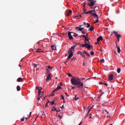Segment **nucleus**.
Listing matches in <instances>:
<instances>
[{"label": "nucleus", "mask_w": 125, "mask_h": 125, "mask_svg": "<svg viewBox=\"0 0 125 125\" xmlns=\"http://www.w3.org/2000/svg\"><path fill=\"white\" fill-rule=\"evenodd\" d=\"M71 82L73 85H76L77 88L80 89L83 88V83L81 82V79L76 77H72L71 79Z\"/></svg>", "instance_id": "1"}, {"label": "nucleus", "mask_w": 125, "mask_h": 125, "mask_svg": "<svg viewBox=\"0 0 125 125\" xmlns=\"http://www.w3.org/2000/svg\"><path fill=\"white\" fill-rule=\"evenodd\" d=\"M77 46L76 45H74L72 46H71V48H69L68 50V53L69 56H68V59L67 60H70L71 58H72V57L73 56V51H75V50H74V48Z\"/></svg>", "instance_id": "2"}, {"label": "nucleus", "mask_w": 125, "mask_h": 125, "mask_svg": "<svg viewBox=\"0 0 125 125\" xmlns=\"http://www.w3.org/2000/svg\"><path fill=\"white\" fill-rule=\"evenodd\" d=\"M84 14H91L93 17H98V15L96 14L95 10H92L88 12H84Z\"/></svg>", "instance_id": "3"}, {"label": "nucleus", "mask_w": 125, "mask_h": 125, "mask_svg": "<svg viewBox=\"0 0 125 125\" xmlns=\"http://www.w3.org/2000/svg\"><path fill=\"white\" fill-rule=\"evenodd\" d=\"M87 3L88 6H94L96 3V0H87Z\"/></svg>", "instance_id": "4"}, {"label": "nucleus", "mask_w": 125, "mask_h": 125, "mask_svg": "<svg viewBox=\"0 0 125 125\" xmlns=\"http://www.w3.org/2000/svg\"><path fill=\"white\" fill-rule=\"evenodd\" d=\"M57 112V116L60 119H62V117H63V113H60L59 112H60V110H56Z\"/></svg>", "instance_id": "5"}, {"label": "nucleus", "mask_w": 125, "mask_h": 125, "mask_svg": "<svg viewBox=\"0 0 125 125\" xmlns=\"http://www.w3.org/2000/svg\"><path fill=\"white\" fill-rule=\"evenodd\" d=\"M47 78L46 79V81L48 82V81H50L52 78V74L51 73H49L47 74Z\"/></svg>", "instance_id": "6"}, {"label": "nucleus", "mask_w": 125, "mask_h": 125, "mask_svg": "<svg viewBox=\"0 0 125 125\" xmlns=\"http://www.w3.org/2000/svg\"><path fill=\"white\" fill-rule=\"evenodd\" d=\"M71 34H74V32H69L68 33V36L69 37V40H74V38H73V36H72Z\"/></svg>", "instance_id": "7"}, {"label": "nucleus", "mask_w": 125, "mask_h": 125, "mask_svg": "<svg viewBox=\"0 0 125 125\" xmlns=\"http://www.w3.org/2000/svg\"><path fill=\"white\" fill-rule=\"evenodd\" d=\"M86 43V48H87L88 49H91V47H93L92 46L90 45L89 44V43H87L86 42H85Z\"/></svg>", "instance_id": "8"}, {"label": "nucleus", "mask_w": 125, "mask_h": 125, "mask_svg": "<svg viewBox=\"0 0 125 125\" xmlns=\"http://www.w3.org/2000/svg\"><path fill=\"white\" fill-rule=\"evenodd\" d=\"M116 48H117V51L118 52V53H120V52H121V48H120V47L118 45V44L117 43V42H116Z\"/></svg>", "instance_id": "9"}, {"label": "nucleus", "mask_w": 125, "mask_h": 125, "mask_svg": "<svg viewBox=\"0 0 125 125\" xmlns=\"http://www.w3.org/2000/svg\"><path fill=\"white\" fill-rule=\"evenodd\" d=\"M82 37H83V38H84V39H85L84 40L85 43V42H88V43H89V41H88L87 37H86L85 35H82Z\"/></svg>", "instance_id": "10"}, {"label": "nucleus", "mask_w": 125, "mask_h": 125, "mask_svg": "<svg viewBox=\"0 0 125 125\" xmlns=\"http://www.w3.org/2000/svg\"><path fill=\"white\" fill-rule=\"evenodd\" d=\"M113 34L115 35L116 37H117L118 39H120V38L121 37V35L118 34V33H117L116 31H114Z\"/></svg>", "instance_id": "11"}, {"label": "nucleus", "mask_w": 125, "mask_h": 125, "mask_svg": "<svg viewBox=\"0 0 125 125\" xmlns=\"http://www.w3.org/2000/svg\"><path fill=\"white\" fill-rule=\"evenodd\" d=\"M109 81H113V79H114V75L113 74H110L108 77Z\"/></svg>", "instance_id": "12"}, {"label": "nucleus", "mask_w": 125, "mask_h": 125, "mask_svg": "<svg viewBox=\"0 0 125 125\" xmlns=\"http://www.w3.org/2000/svg\"><path fill=\"white\" fill-rule=\"evenodd\" d=\"M103 37L102 36H100L99 38H97V42H99L101 41H103Z\"/></svg>", "instance_id": "13"}, {"label": "nucleus", "mask_w": 125, "mask_h": 125, "mask_svg": "<svg viewBox=\"0 0 125 125\" xmlns=\"http://www.w3.org/2000/svg\"><path fill=\"white\" fill-rule=\"evenodd\" d=\"M103 94H104V93H103V92H102V93L100 94V95L98 96V99H97V101H99V100H100V98H101V96H102V95H103Z\"/></svg>", "instance_id": "14"}, {"label": "nucleus", "mask_w": 125, "mask_h": 125, "mask_svg": "<svg viewBox=\"0 0 125 125\" xmlns=\"http://www.w3.org/2000/svg\"><path fill=\"white\" fill-rule=\"evenodd\" d=\"M83 53H84V54H85V55H86L87 57H90V55L88 54V53L86 52L85 51H83Z\"/></svg>", "instance_id": "15"}, {"label": "nucleus", "mask_w": 125, "mask_h": 125, "mask_svg": "<svg viewBox=\"0 0 125 125\" xmlns=\"http://www.w3.org/2000/svg\"><path fill=\"white\" fill-rule=\"evenodd\" d=\"M22 81L23 79L21 77H20L17 79V82H18V83H20V82H22Z\"/></svg>", "instance_id": "16"}, {"label": "nucleus", "mask_w": 125, "mask_h": 125, "mask_svg": "<svg viewBox=\"0 0 125 125\" xmlns=\"http://www.w3.org/2000/svg\"><path fill=\"white\" fill-rule=\"evenodd\" d=\"M58 89H61V86H58L57 87V89H55L54 90V92H55V91L58 90Z\"/></svg>", "instance_id": "17"}, {"label": "nucleus", "mask_w": 125, "mask_h": 125, "mask_svg": "<svg viewBox=\"0 0 125 125\" xmlns=\"http://www.w3.org/2000/svg\"><path fill=\"white\" fill-rule=\"evenodd\" d=\"M51 48L53 50H56V46L55 45H52Z\"/></svg>", "instance_id": "18"}, {"label": "nucleus", "mask_w": 125, "mask_h": 125, "mask_svg": "<svg viewBox=\"0 0 125 125\" xmlns=\"http://www.w3.org/2000/svg\"><path fill=\"white\" fill-rule=\"evenodd\" d=\"M35 52H43V51H42L41 49H37L36 51Z\"/></svg>", "instance_id": "19"}, {"label": "nucleus", "mask_w": 125, "mask_h": 125, "mask_svg": "<svg viewBox=\"0 0 125 125\" xmlns=\"http://www.w3.org/2000/svg\"><path fill=\"white\" fill-rule=\"evenodd\" d=\"M83 30H84V28L81 27V28H79L78 29V31H80V32H83Z\"/></svg>", "instance_id": "20"}, {"label": "nucleus", "mask_w": 125, "mask_h": 125, "mask_svg": "<svg viewBox=\"0 0 125 125\" xmlns=\"http://www.w3.org/2000/svg\"><path fill=\"white\" fill-rule=\"evenodd\" d=\"M21 89V88L20 87V86L18 85L17 86V90H18V91H20Z\"/></svg>", "instance_id": "21"}, {"label": "nucleus", "mask_w": 125, "mask_h": 125, "mask_svg": "<svg viewBox=\"0 0 125 125\" xmlns=\"http://www.w3.org/2000/svg\"><path fill=\"white\" fill-rule=\"evenodd\" d=\"M42 94V91H41V89H38V95L39 96H41V94Z\"/></svg>", "instance_id": "22"}, {"label": "nucleus", "mask_w": 125, "mask_h": 125, "mask_svg": "<svg viewBox=\"0 0 125 125\" xmlns=\"http://www.w3.org/2000/svg\"><path fill=\"white\" fill-rule=\"evenodd\" d=\"M117 72L118 73V74H120V73H121V68H118L117 70Z\"/></svg>", "instance_id": "23"}, {"label": "nucleus", "mask_w": 125, "mask_h": 125, "mask_svg": "<svg viewBox=\"0 0 125 125\" xmlns=\"http://www.w3.org/2000/svg\"><path fill=\"white\" fill-rule=\"evenodd\" d=\"M93 30H94V27H91L90 28L89 31H91V32H92V31H93Z\"/></svg>", "instance_id": "24"}, {"label": "nucleus", "mask_w": 125, "mask_h": 125, "mask_svg": "<svg viewBox=\"0 0 125 125\" xmlns=\"http://www.w3.org/2000/svg\"><path fill=\"white\" fill-rule=\"evenodd\" d=\"M74 100L77 101L79 99V98H77V95H75V97L73 98Z\"/></svg>", "instance_id": "25"}, {"label": "nucleus", "mask_w": 125, "mask_h": 125, "mask_svg": "<svg viewBox=\"0 0 125 125\" xmlns=\"http://www.w3.org/2000/svg\"><path fill=\"white\" fill-rule=\"evenodd\" d=\"M75 17H77L78 19H80L82 17V15H78V16H76Z\"/></svg>", "instance_id": "26"}, {"label": "nucleus", "mask_w": 125, "mask_h": 125, "mask_svg": "<svg viewBox=\"0 0 125 125\" xmlns=\"http://www.w3.org/2000/svg\"><path fill=\"white\" fill-rule=\"evenodd\" d=\"M82 47H86V43L81 44Z\"/></svg>", "instance_id": "27"}, {"label": "nucleus", "mask_w": 125, "mask_h": 125, "mask_svg": "<svg viewBox=\"0 0 125 125\" xmlns=\"http://www.w3.org/2000/svg\"><path fill=\"white\" fill-rule=\"evenodd\" d=\"M104 114H105V115H107V114H108V112L107 111V110H104Z\"/></svg>", "instance_id": "28"}, {"label": "nucleus", "mask_w": 125, "mask_h": 125, "mask_svg": "<svg viewBox=\"0 0 125 125\" xmlns=\"http://www.w3.org/2000/svg\"><path fill=\"white\" fill-rule=\"evenodd\" d=\"M46 74H50V72H49V70H48V68L46 69Z\"/></svg>", "instance_id": "29"}, {"label": "nucleus", "mask_w": 125, "mask_h": 125, "mask_svg": "<svg viewBox=\"0 0 125 125\" xmlns=\"http://www.w3.org/2000/svg\"><path fill=\"white\" fill-rule=\"evenodd\" d=\"M77 54H80V55H83V52H81V51H78Z\"/></svg>", "instance_id": "30"}, {"label": "nucleus", "mask_w": 125, "mask_h": 125, "mask_svg": "<svg viewBox=\"0 0 125 125\" xmlns=\"http://www.w3.org/2000/svg\"><path fill=\"white\" fill-rule=\"evenodd\" d=\"M99 21V20H98V17H97V20H95V21L94 22V23H97L98 22V21Z\"/></svg>", "instance_id": "31"}, {"label": "nucleus", "mask_w": 125, "mask_h": 125, "mask_svg": "<svg viewBox=\"0 0 125 125\" xmlns=\"http://www.w3.org/2000/svg\"><path fill=\"white\" fill-rule=\"evenodd\" d=\"M36 89H40V90H42V88L40 87H37Z\"/></svg>", "instance_id": "32"}, {"label": "nucleus", "mask_w": 125, "mask_h": 125, "mask_svg": "<svg viewBox=\"0 0 125 125\" xmlns=\"http://www.w3.org/2000/svg\"><path fill=\"white\" fill-rule=\"evenodd\" d=\"M90 27V24L89 23H87V28H89Z\"/></svg>", "instance_id": "33"}, {"label": "nucleus", "mask_w": 125, "mask_h": 125, "mask_svg": "<svg viewBox=\"0 0 125 125\" xmlns=\"http://www.w3.org/2000/svg\"><path fill=\"white\" fill-rule=\"evenodd\" d=\"M90 54H91V55H92V56L94 55V52L91 51L90 52Z\"/></svg>", "instance_id": "34"}, {"label": "nucleus", "mask_w": 125, "mask_h": 125, "mask_svg": "<svg viewBox=\"0 0 125 125\" xmlns=\"http://www.w3.org/2000/svg\"><path fill=\"white\" fill-rule=\"evenodd\" d=\"M101 62H102V63H104V62H105V60H104V59L103 60H100Z\"/></svg>", "instance_id": "35"}, {"label": "nucleus", "mask_w": 125, "mask_h": 125, "mask_svg": "<svg viewBox=\"0 0 125 125\" xmlns=\"http://www.w3.org/2000/svg\"><path fill=\"white\" fill-rule=\"evenodd\" d=\"M21 122H24V121H25V118H22L21 119Z\"/></svg>", "instance_id": "36"}, {"label": "nucleus", "mask_w": 125, "mask_h": 125, "mask_svg": "<svg viewBox=\"0 0 125 125\" xmlns=\"http://www.w3.org/2000/svg\"><path fill=\"white\" fill-rule=\"evenodd\" d=\"M78 34L77 33H74V35H73V37H78Z\"/></svg>", "instance_id": "37"}, {"label": "nucleus", "mask_w": 125, "mask_h": 125, "mask_svg": "<svg viewBox=\"0 0 125 125\" xmlns=\"http://www.w3.org/2000/svg\"><path fill=\"white\" fill-rule=\"evenodd\" d=\"M47 106H48V103H46L45 104V107H47Z\"/></svg>", "instance_id": "38"}, {"label": "nucleus", "mask_w": 125, "mask_h": 125, "mask_svg": "<svg viewBox=\"0 0 125 125\" xmlns=\"http://www.w3.org/2000/svg\"><path fill=\"white\" fill-rule=\"evenodd\" d=\"M81 56H82V57H83V58H85V55H83V54H82Z\"/></svg>", "instance_id": "39"}, {"label": "nucleus", "mask_w": 125, "mask_h": 125, "mask_svg": "<svg viewBox=\"0 0 125 125\" xmlns=\"http://www.w3.org/2000/svg\"><path fill=\"white\" fill-rule=\"evenodd\" d=\"M51 105H54V100L51 102Z\"/></svg>", "instance_id": "40"}, {"label": "nucleus", "mask_w": 125, "mask_h": 125, "mask_svg": "<svg viewBox=\"0 0 125 125\" xmlns=\"http://www.w3.org/2000/svg\"><path fill=\"white\" fill-rule=\"evenodd\" d=\"M54 91H53V92L51 93V96H54Z\"/></svg>", "instance_id": "41"}, {"label": "nucleus", "mask_w": 125, "mask_h": 125, "mask_svg": "<svg viewBox=\"0 0 125 125\" xmlns=\"http://www.w3.org/2000/svg\"><path fill=\"white\" fill-rule=\"evenodd\" d=\"M67 76H68V77H72V76L71 75V74H70V73H68Z\"/></svg>", "instance_id": "42"}, {"label": "nucleus", "mask_w": 125, "mask_h": 125, "mask_svg": "<svg viewBox=\"0 0 125 125\" xmlns=\"http://www.w3.org/2000/svg\"><path fill=\"white\" fill-rule=\"evenodd\" d=\"M47 68H48V70H50L51 67H50V66H47Z\"/></svg>", "instance_id": "43"}, {"label": "nucleus", "mask_w": 125, "mask_h": 125, "mask_svg": "<svg viewBox=\"0 0 125 125\" xmlns=\"http://www.w3.org/2000/svg\"><path fill=\"white\" fill-rule=\"evenodd\" d=\"M68 13H69V14H70V13H72V10H68Z\"/></svg>", "instance_id": "44"}, {"label": "nucleus", "mask_w": 125, "mask_h": 125, "mask_svg": "<svg viewBox=\"0 0 125 125\" xmlns=\"http://www.w3.org/2000/svg\"><path fill=\"white\" fill-rule=\"evenodd\" d=\"M41 97H42L41 96H38V100H41Z\"/></svg>", "instance_id": "45"}, {"label": "nucleus", "mask_w": 125, "mask_h": 125, "mask_svg": "<svg viewBox=\"0 0 125 125\" xmlns=\"http://www.w3.org/2000/svg\"><path fill=\"white\" fill-rule=\"evenodd\" d=\"M62 99H63V100H64V99H65L63 95H62Z\"/></svg>", "instance_id": "46"}, {"label": "nucleus", "mask_w": 125, "mask_h": 125, "mask_svg": "<svg viewBox=\"0 0 125 125\" xmlns=\"http://www.w3.org/2000/svg\"><path fill=\"white\" fill-rule=\"evenodd\" d=\"M104 84L105 85H106V86H108V84L106 83H104Z\"/></svg>", "instance_id": "47"}, {"label": "nucleus", "mask_w": 125, "mask_h": 125, "mask_svg": "<svg viewBox=\"0 0 125 125\" xmlns=\"http://www.w3.org/2000/svg\"><path fill=\"white\" fill-rule=\"evenodd\" d=\"M46 103H48H48H50V101H49V100H47Z\"/></svg>", "instance_id": "48"}, {"label": "nucleus", "mask_w": 125, "mask_h": 125, "mask_svg": "<svg viewBox=\"0 0 125 125\" xmlns=\"http://www.w3.org/2000/svg\"><path fill=\"white\" fill-rule=\"evenodd\" d=\"M66 15L67 16H70V13H67Z\"/></svg>", "instance_id": "49"}, {"label": "nucleus", "mask_w": 125, "mask_h": 125, "mask_svg": "<svg viewBox=\"0 0 125 125\" xmlns=\"http://www.w3.org/2000/svg\"><path fill=\"white\" fill-rule=\"evenodd\" d=\"M99 84H104V83H103V82H101L99 83Z\"/></svg>", "instance_id": "50"}, {"label": "nucleus", "mask_w": 125, "mask_h": 125, "mask_svg": "<svg viewBox=\"0 0 125 125\" xmlns=\"http://www.w3.org/2000/svg\"><path fill=\"white\" fill-rule=\"evenodd\" d=\"M83 25L86 26V23L85 22H83Z\"/></svg>", "instance_id": "51"}, {"label": "nucleus", "mask_w": 125, "mask_h": 125, "mask_svg": "<svg viewBox=\"0 0 125 125\" xmlns=\"http://www.w3.org/2000/svg\"><path fill=\"white\" fill-rule=\"evenodd\" d=\"M37 64H34V67H35V68H37Z\"/></svg>", "instance_id": "52"}, {"label": "nucleus", "mask_w": 125, "mask_h": 125, "mask_svg": "<svg viewBox=\"0 0 125 125\" xmlns=\"http://www.w3.org/2000/svg\"><path fill=\"white\" fill-rule=\"evenodd\" d=\"M68 60L66 61H65V62H64V64H67V62H68Z\"/></svg>", "instance_id": "53"}, {"label": "nucleus", "mask_w": 125, "mask_h": 125, "mask_svg": "<svg viewBox=\"0 0 125 125\" xmlns=\"http://www.w3.org/2000/svg\"><path fill=\"white\" fill-rule=\"evenodd\" d=\"M84 4V6H85V5H86V4H87V3H83Z\"/></svg>", "instance_id": "54"}, {"label": "nucleus", "mask_w": 125, "mask_h": 125, "mask_svg": "<svg viewBox=\"0 0 125 125\" xmlns=\"http://www.w3.org/2000/svg\"><path fill=\"white\" fill-rule=\"evenodd\" d=\"M65 95H66V96L69 97V95H68V93H65Z\"/></svg>", "instance_id": "55"}, {"label": "nucleus", "mask_w": 125, "mask_h": 125, "mask_svg": "<svg viewBox=\"0 0 125 125\" xmlns=\"http://www.w3.org/2000/svg\"><path fill=\"white\" fill-rule=\"evenodd\" d=\"M71 87H72V89H75V87L71 86Z\"/></svg>", "instance_id": "56"}, {"label": "nucleus", "mask_w": 125, "mask_h": 125, "mask_svg": "<svg viewBox=\"0 0 125 125\" xmlns=\"http://www.w3.org/2000/svg\"><path fill=\"white\" fill-rule=\"evenodd\" d=\"M83 10L84 11V12H85V11H86V9H83Z\"/></svg>", "instance_id": "57"}, {"label": "nucleus", "mask_w": 125, "mask_h": 125, "mask_svg": "<svg viewBox=\"0 0 125 125\" xmlns=\"http://www.w3.org/2000/svg\"><path fill=\"white\" fill-rule=\"evenodd\" d=\"M52 110H56V107H54Z\"/></svg>", "instance_id": "58"}, {"label": "nucleus", "mask_w": 125, "mask_h": 125, "mask_svg": "<svg viewBox=\"0 0 125 125\" xmlns=\"http://www.w3.org/2000/svg\"><path fill=\"white\" fill-rule=\"evenodd\" d=\"M82 81H84V80H85V78H83L82 79Z\"/></svg>", "instance_id": "59"}, {"label": "nucleus", "mask_w": 125, "mask_h": 125, "mask_svg": "<svg viewBox=\"0 0 125 125\" xmlns=\"http://www.w3.org/2000/svg\"><path fill=\"white\" fill-rule=\"evenodd\" d=\"M62 82H61V83H60V85H62Z\"/></svg>", "instance_id": "60"}, {"label": "nucleus", "mask_w": 125, "mask_h": 125, "mask_svg": "<svg viewBox=\"0 0 125 125\" xmlns=\"http://www.w3.org/2000/svg\"><path fill=\"white\" fill-rule=\"evenodd\" d=\"M64 108V105H62V107H61V109H63Z\"/></svg>", "instance_id": "61"}, {"label": "nucleus", "mask_w": 125, "mask_h": 125, "mask_svg": "<svg viewBox=\"0 0 125 125\" xmlns=\"http://www.w3.org/2000/svg\"><path fill=\"white\" fill-rule=\"evenodd\" d=\"M117 41H118V42H119V41H120V38H117Z\"/></svg>", "instance_id": "62"}, {"label": "nucleus", "mask_w": 125, "mask_h": 125, "mask_svg": "<svg viewBox=\"0 0 125 125\" xmlns=\"http://www.w3.org/2000/svg\"><path fill=\"white\" fill-rule=\"evenodd\" d=\"M106 118H110V116L107 115V116H106Z\"/></svg>", "instance_id": "63"}, {"label": "nucleus", "mask_w": 125, "mask_h": 125, "mask_svg": "<svg viewBox=\"0 0 125 125\" xmlns=\"http://www.w3.org/2000/svg\"><path fill=\"white\" fill-rule=\"evenodd\" d=\"M78 29H79V27H77L76 28V30H78Z\"/></svg>", "instance_id": "64"}]
</instances>
